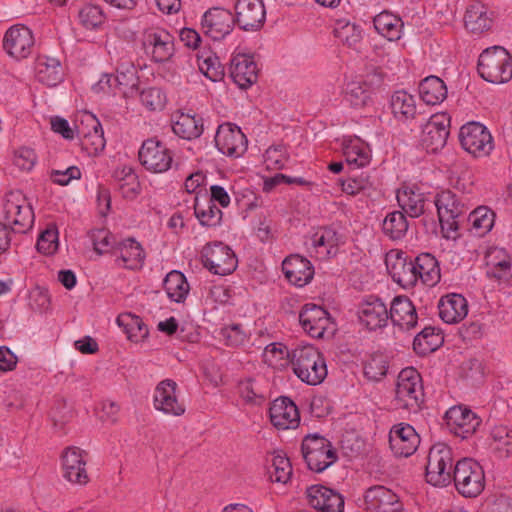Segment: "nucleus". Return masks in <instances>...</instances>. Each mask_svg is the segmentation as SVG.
<instances>
[{
  "label": "nucleus",
  "instance_id": "nucleus-48",
  "mask_svg": "<svg viewBox=\"0 0 512 512\" xmlns=\"http://www.w3.org/2000/svg\"><path fill=\"white\" fill-rule=\"evenodd\" d=\"M268 461L271 481L286 484L292 476V465L286 454L282 451H273Z\"/></svg>",
  "mask_w": 512,
  "mask_h": 512
},
{
  "label": "nucleus",
  "instance_id": "nucleus-29",
  "mask_svg": "<svg viewBox=\"0 0 512 512\" xmlns=\"http://www.w3.org/2000/svg\"><path fill=\"white\" fill-rule=\"evenodd\" d=\"M258 67L253 57L237 54L231 60L230 74L240 88H247L257 80Z\"/></svg>",
  "mask_w": 512,
  "mask_h": 512
},
{
  "label": "nucleus",
  "instance_id": "nucleus-4",
  "mask_svg": "<svg viewBox=\"0 0 512 512\" xmlns=\"http://www.w3.org/2000/svg\"><path fill=\"white\" fill-rule=\"evenodd\" d=\"M478 72L488 82H508L512 78V59L508 51L500 46L484 50L479 56Z\"/></svg>",
  "mask_w": 512,
  "mask_h": 512
},
{
  "label": "nucleus",
  "instance_id": "nucleus-41",
  "mask_svg": "<svg viewBox=\"0 0 512 512\" xmlns=\"http://www.w3.org/2000/svg\"><path fill=\"white\" fill-rule=\"evenodd\" d=\"M163 288L169 300L175 303L184 302L190 291V285L185 275L177 270L166 275Z\"/></svg>",
  "mask_w": 512,
  "mask_h": 512
},
{
  "label": "nucleus",
  "instance_id": "nucleus-22",
  "mask_svg": "<svg viewBox=\"0 0 512 512\" xmlns=\"http://www.w3.org/2000/svg\"><path fill=\"white\" fill-rule=\"evenodd\" d=\"M235 23L229 10L218 7L206 11L201 21L203 32L213 40L223 39L232 31Z\"/></svg>",
  "mask_w": 512,
  "mask_h": 512
},
{
  "label": "nucleus",
  "instance_id": "nucleus-44",
  "mask_svg": "<svg viewBox=\"0 0 512 512\" xmlns=\"http://www.w3.org/2000/svg\"><path fill=\"white\" fill-rule=\"evenodd\" d=\"M114 178L117 180L124 198L133 200L140 194L141 184L132 167L123 165L117 168L114 172Z\"/></svg>",
  "mask_w": 512,
  "mask_h": 512
},
{
  "label": "nucleus",
  "instance_id": "nucleus-26",
  "mask_svg": "<svg viewBox=\"0 0 512 512\" xmlns=\"http://www.w3.org/2000/svg\"><path fill=\"white\" fill-rule=\"evenodd\" d=\"M368 509L375 512H401L402 505L398 496L389 488L378 485L368 488L364 493Z\"/></svg>",
  "mask_w": 512,
  "mask_h": 512
},
{
  "label": "nucleus",
  "instance_id": "nucleus-10",
  "mask_svg": "<svg viewBox=\"0 0 512 512\" xmlns=\"http://www.w3.org/2000/svg\"><path fill=\"white\" fill-rule=\"evenodd\" d=\"M204 266L213 274L225 276L237 268L234 251L222 242L207 244L202 250Z\"/></svg>",
  "mask_w": 512,
  "mask_h": 512
},
{
  "label": "nucleus",
  "instance_id": "nucleus-20",
  "mask_svg": "<svg viewBox=\"0 0 512 512\" xmlns=\"http://www.w3.org/2000/svg\"><path fill=\"white\" fill-rule=\"evenodd\" d=\"M269 419L277 430H292L300 424V413L290 398L278 397L270 404Z\"/></svg>",
  "mask_w": 512,
  "mask_h": 512
},
{
  "label": "nucleus",
  "instance_id": "nucleus-8",
  "mask_svg": "<svg viewBox=\"0 0 512 512\" xmlns=\"http://www.w3.org/2000/svg\"><path fill=\"white\" fill-rule=\"evenodd\" d=\"M87 452L77 446H69L60 454L62 477L72 485L85 486L90 478L87 470Z\"/></svg>",
  "mask_w": 512,
  "mask_h": 512
},
{
  "label": "nucleus",
  "instance_id": "nucleus-50",
  "mask_svg": "<svg viewBox=\"0 0 512 512\" xmlns=\"http://www.w3.org/2000/svg\"><path fill=\"white\" fill-rule=\"evenodd\" d=\"M443 343L442 335L433 327L424 328L417 334L413 341V348L416 353L426 355L437 350Z\"/></svg>",
  "mask_w": 512,
  "mask_h": 512
},
{
  "label": "nucleus",
  "instance_id": "nucleus-1",
  "mask_svg": "<svg viewBox=\"0 0 512 512\" xmlns=\"http://www.w3.org/2000/svg\"><path fill=\"white\" fill-rule=\"evenodd\" d=\"M292 370L303 383L316 386L328 374L326 360L321 351L312 344H299L292 349Z\"/></svg>",
  "mask_w": 512,
  "mask_h": 512
},
{
  "label": "nucleus",
  "instance_id": "nucleus-45",
  "mask_svg": "<svg viewBox=\"0 0 512 512\" xmlns=\"http://www.w3.org/2000/svg\"><path fill=\"white\" fill-rule=\"evenodd\" d=\"M373 23L376 31L389 41L400 39L403 22L397 15L384 11L374 17Z\"/></svg>",
  "mask_w": 512,
  "mask_h": 512
},
{
  "label": "nucleus",
  "instance_id": "nucleus-17",
  "mask_svg": "<svg viewBox=\"0 0 512 512\" xmlns=\"http://www.w3.org/2000/svg\"><path fill=\"white\" fill-rule=\"evenodd\" d=\"M303 330L314 338H321L327 331L334 329L330 314L322 307L313 303L303 306L299 314Z\"/></svg>",
  "mask_w": 512,
  "mask_h": 512
},
{
  "label": "nucleus",
  "instance_id": "nucleus-18",
  "mask_svg": "<svg viewBox=\"0 0 512 512\" xmlns=\"http://www.w3.org/2000/svg\"><path fill=\"white\" fill-rule=\"evenodd\" d=\"M420 444V437L413 426L398 423L389 431V448L396 457H409L414 454Z\"/></svg>",
  "mask_w": 512,
  "mask_h": 512
},
{
  "label": "nucleus",
  "instance_id": "nucleus-27",
  "mask_svg": "<svg viewBox=\"0 0 512 512\" xmlns=\"http://www.w3.org/2000/svg\"><path fill=\"white\" fill-rule=\"evenodd\" d=\"M440 318L447 324H456L464 320L469 312L466 298L458 293L442 296L438 302Z\"/></svg>",
  "mask_w": 512,
  "mask_h": 512
},
{
  "label": "nucleus",
  "instance_id": "nucleus-15",
  "mask_svg": "<svg viewBox=\"0 0 512 512\" xmlns=\"http://www.w3.org/2000/svg\"><path fill=\"white\" fill-rule=\"evenodd\" d=\"M142 46L145 53L155 62L167 61L174 53L172 35L159 27H151L143 32Z\"/></svg>",
  "mask_w": 512,
  "mask_h": 512
},
{
  "label": "nucleus",
  "instance_id": "nucleus-30",
  "mask_svg": "<svg viewBox=\"0 0 512 512\" xmlns=\"http://www.w3.org/2000/svg\"><path fill=\"white\" fill-rule=\"evenodd\" d=\"M117 325L122 328L128 341L135 345H143L149 338V328L141 317L126 312L116 318Z\"/></svg>",
  "mask_w": 512,
  "mask_h": 512
},
{
  "label": "nucleus",
  "instance_id": "nucleus-3",
  "mask_svg": "<svg viewBox=\"0 0 512 512\" xmlns=\"http://www.w3.org/2000/svg\"><path fill=\"white\" fill-rule=\"evenodd\" d=\"M424 400L420 373L414 367L402 369L396 379L394 403L398 409L416 412Z\"/></svg>",
  "mask_w": 512,
  "mask_h": 512
},
{
  "label": "nucleus",
  "instance_id": "nucleus-36",
  "mask_svg": "<svg viewBox=\"0 0 512 512\" xmlns=\"http://www.w3.org/2000/svg\"><path fill=\"white\" fill-rule=\"evenodd\" d=\"M489 447L499 458L512 456V427L504 424L493 426L489 432Z\"/></svg>",
  "mask_w": 512,
  "mask_h": 512
},
{
  "label": "nucleus",
  "instance_id": "nucleus-9",
  "mask_svg": "<svg viewBox=\"0 0 512 512\" xmlns=\"http://www.w3.org/2000/svg\"><path fill=\"white\" fill-rule=\"evenodd\" d=\"M444 421L450 433L463 440L472 437L482 423V419L465 405L450 407L444 415Z\"/></svg>",
  "mask_w": 512,
  "mask_h": 512
},
{
  "label": "nucleus",
  "instance_id": "nucleus-42",
  "mask_svg": "<svg viewBox=\"0 0 512 512\" xmlns=\"http://www.w3.org/2000/svg\"><path fill=\"white\" fill-rule=\"evenodd\" d=\"M419 95L426 104H439L447 97L446 84L437 76H428L419 84Z\"/></svg>",
  "mask_w": 512,
  "mask_h": 512
},
{
  "label": "nucleus",
  "instance_id": "nucleus-35",
  "mask_svg": "<svg viewBox=\"0 0 512 512\" xmlns=\"http://www.w3.org/2000/svg\"><path fill=\"white\" fill-rule=\"evenodd\" d=\"M35 75L39 82L47 86H56L63 80L64 72L58 59L39 56L35 64Z\"/></svg>",
  "mask_w": 512,
  "mask_h": 512
},
{
  "label": "nucleus",
  "instance_id": "nucleus-11",
  "mask_svg": "<svg viewBox=\"0 0 512 512\" xmlns=\"http://www.w3.org/2000/svg\"><path fill=\"white\" fill-rule=\"evenodd\" d=\"M435 205L443 236L454 239L458 230L457 218L463 213L460 201L454 193L447 190L437 194Z\"/></svg>",
  "mask_w": 512,
  "mask_h": 512
},
{
  "label": "nucleus",
  "instance_id": "nucleus-43",
  "mask_svg": "<svg viewBox=\"0 0 512 512\" xmlns=\"http://www.w3.org/2000/svg\"><path fill=\"white\" fill-rule=\"evenodd\" d=\"M262 359L269 367L282 370L289 365L292 366V349L281 342H273L268 344L262 353Z\"/></svg>",
  "mask_w": 512,
  "mask_h": 512
},
{
  "label": "nucleus",
  "instance_id": "nucleus-52",
  "mask_svg": "<svg viewBox=\"0 0 512 512\" xmlns=\"http://www.w3.org/2000/svg\"><path fill=\"white\" fill-rule=\"evenodd\" d=\"M59 246V229L55 223H49L38 235L37 251L45 256H52L58 251Z\"/></svg>",
  "mask_w": 512,
  "mask_h": 512
},
{
  "label": "nucleus",
  "instance_id": "nucleus-19",
  "mask_svg": "<svg viewBox=\"0 0 512 512\" xmlns=\"http://www.w3.org/2000/svg\"><path fill=\"white\" fill-rule=\"evenodd\" d=\"M34 46L31 30L24 25L10 27L3 38V48L6 53L17 60L27 58Z\"/></svg>",
  "mask_w": 512,
  "mask_h": 512
},
{
  "label": "nucleus",
  "instance_id": "nucleus-16",
  "mask_svg": "<svg viewBox=\"0 0 512 512\" xmlns=\"http://www.w3.org/2000/svg\"><path fill=\"white\" fill-rule=\"evenodd\" d=\"M305 495L308 505L318 512L345 511V498L336 489L314 484L307 487Z\"/></svg>",
  "mask_w": 512,
  "mask_h": 512
},
{
  "label": "nucleus",
  "instance_id": "nucleus-33",
  "mask_svg": "<svg viewBox=\"0 0 512 512\" xmlns=\"http://www.w3.org/2000/svg\"><path fill=\"white\" fill-rule=\"evenodd\" d=\"M388 314L391 321L402 329H411L417 324L416 309L406 296L395 297Z\"/></svg>",
  "mask_w": 512,
  "mask_h": 512
},
{
  "label": "nucleus",
  "instance_id": "nucleus-32",
  "mask_svg": "<svg viewBox=\"0 0 512 512\" xmlns=\"http://www.w3.org/2000/svg\"><path fill=\"white\" fill-rule=\"evenodd\" d=\"M343 154L349 165L354 168L367 166L371 161V149L359 137L348 136L341 141Z\"/></svg>",
  "mask_w": 512,
  "mask_h": 512
},
{
  "label": "nucleus",
  "instance_id": "nucleus-47",
  "mask_svg": "<svg viewBox=\"0 0 512 512\" xmlns=\"http://www.w3.org/2000/svg\"><path fill=\"white\" fill-rule=\"evenodd\" d=\"M116 87L118 93L123 97H134L138 94V76L136 67L133 64H121L117 70Z\"/></svg>",
  "mask_w": 512,
  "mask_h": 512
},
{
  "label": "nucleus",
  "instance_id": "nucleus-59",
  "mask_svg": "<svg viewBox=\"0 0 512 512\" xmlns=\"http://www.w3.org/2000/svg\"><path fill=\"white\" fill-rule=\"evenodd\" d=\"M229 300L227 289L223 285H211L202 294V302L209 310L217 309Z\"/></svg>",
  "mask_w": 512,
  "mask_h": 512
},
{
  "label": "nucleus",
  "instance_id": "nucleus-28",
  "mask_svg": "<svg viewBox=\"0 0 512 512\" xmlns=\"http://www.w3.org/2000/svg\"><path fill=\"white\" fill-rule=\"evenodd\" d=\"M218 150L230 157H241L247 150L248 139L243 130H216Z\"/></svg>",
  "mask_w": 512,
  "mask_h": 512
},
{
  "label": "nucleus",
  "instance_id": "nucleus-31",
  "mask_svg": "<svg viewBox=\"0 0 512 512\" xmlns=\"http://www.w3.org/2000/svg\"><path fill=\"white\" fill-rule=\"evenodd\" d=\"M414 271L416 274V285L421 282L423 285L433 287L441 279L439 262L430 253H421L414 260Z\"/></svg>",
  "mask_w": 512,
  "mask_h": 512
},
{
  "label": "nucleus",
  "instance_id": "nucleus-58",
  "mask_svg": "<svg viewBox=\"0 0 512 512\" xmlns=\"http://www.w3.org/2000/svg\"><path fill=\"white\" fill-rule=\"evenodd\" d=\"M37 159L34 149L21 146L13 151L12 164L21 172H30L35 167Z\"/></svg>",
  "mask_w": 512,
  "mask_h": 512
},
{
  "label": "nucleus",
  "instance_id": "nucleus-61",
  "mask_svg": "<svg viewBox=\"0 0 512 512\" xmlns=\"http://www.w3.org/2000/svg\"><path fill=\"white\" fill-rule=\"evenodd\" d=\"M82 148L89 155H97L101 153L106 145L104 138V130H88L80 138Z\"/></svg>",
  "mask_w": 512,
  "mask_h": 512
},
{
  "label": "nucleus",
  "instance_id": "nucleus-57",
  "mask_svg": "<svg viewBox=\"0 0 512 512\" xmlns=\"http://www.w3.org/2000/svg\"><path fill=\"white\" fill-rule=\"evenodd\" d=\"M288 152L283 145L270 146L263 155V163L267 170H281L288 161Z\"/></svg>",
  "mask_w": 512,
  "mask_h": 512
},
{
  "label": "nucleus",
  "instance_id": "nucleus-12",
  "mask_svg": "<svg viewBox=\"0 0 512 512\" xmlns=\"http://www.w3.org/2000/svg\"><path fill=\"white\" fill-rule=\"evenodd\" d=\"M141 165L149 172L160 174L167 172L173 163L170 150L156 139L142 143L138 153Z\"/></svg>",
  "mask_w": 512,
  "mask_h": 512
},
{
  "label": "nucleus",
  "instance_id": "nucleus-39",
  "mask_svg": "<svg viewBox=\"0 0 512 512\" xmlns=\"http://www.w3.org/2000/svg\"><path fill=\"white\" fill-rule=\"evenodd\" d=\"M464 23L467 30L472 33H480L491 27L492 20L485 5L474 1L466 9Z\"/></svg>",
  "mask_w": 512,
  "mask_h": 512
},
{
  "label": "nucleus",
  "instance_id": "nucleus-6",
  "mask_svg": "<svg viewBox=\"0 0 512 512\" xmlns=\"http://www.w3.org/2000/svg\"><path fill=\"white\" fill-rule=\"evenodd\" d=\"M454 482L461 495L476 497L485 487L484 470L474 459L464 458L455 465Z\"/></svg>",
  "mask_w": 512,
  "mask_h": 512
},
{
  "label": "nucleus",
  "instance_id": "nucleus-2",
  "mask_svg": "<svg viewBox=\"0 0 512 512\" xmlns=\"http://www.w3.org/2000/svg\"><path fill=\"white\" fill-rule=\"evenodd\" d=\"M2 223L16 233H25L34 224L35 215L32 204L21 190L7 192L1 205Z\"/></svg>",
  "mask_w": 512,
  "mask_h": 512
},
{
  "label": "nucleus",
  "instance_id": "nucleus-21",
  "mask_svg": "<svg viewBox=\"0 0 512 512\" xmlns=\"http://www.w3.org/2000/svg\"><path fill=\"white\" fill-rule=\"evenodd\" d=\"M235 22L245 31H255L262 27L266 10L262 0H237L235 3Z\"/></svg>",
  "mask_w": 512,
  "mask_h": 512
},
{
  "label": "nucleus",
  "instance_id": "nucleus-5",
  "mask_svg": "<svg viewBox=\"0 0 512 512\" xmlns=\"http://www.w3.org/2000/svg\"><path fill=\"white\" fill-rule=\"evenodd\" d=\"M301 450L307 467L317 473L323 472L337 460V453L331 442L318 434L304 437Z\"/></svg>",
  "mask_w": 512,
  "mask_h": 512
},
{
  "label": "nucleus",
  "instance_id": "nucleus-63",
  "mask_svg": "<svg viewBox=\"0 0 512 512\" xmlns=\"http://www.w3.org/2000/svg\"><path fill=\"white\" fill-rule=\"evenodd\" d=\"M198 66L205 77L213 82L221 81L225 75L224 67L215 55L200 58Z\"/></svg>",
  "mask_w": 512,
  "mask_h": 512
},
{
  "label": "nucleus",
  "instance_id": "nucleus-40",
  "mask_svg": "<svg viewBox=\"0 0 512 512\" xmlns=\"http://www.w3.org/2000/svg\"><path fill=\"white\" fill-rule=\"evenodd\" d=\"M311 243L316 253L322 258H326L336 255L340 238L335 230L320 228L313 234Z\"/></svg>",
  "mask_w": 512,
  "mask_h": 512
},
{
  "label": "nucleus",
  "instance_id": "nucleus-53",
  "mask_svg": "<svg viewBox=\"0 0 512 512\" xmlns=\"http://www.w3.org/2000/svg\"><path fill=\"white\" fill-rule=\"evenodd\" d=\"M383 233L392 240L403 238L408 231V221L400 211L388 213L382 222Z\"/></svg>",
  "mask_w": 512,
  "mask_h": 512
},
{
  "label": "nucleus",
  "instance_id": "nucleus-25",
  "mask_svg": "<svg viewBox=\"0 0 512 512\" xmlns=\"http://www.w3.org/2000/svg\"><path fill=\"white\" fill-rule=\"evenodd\" d=\"M282 271L288 282L296 287H304L314 276V267L311 262L297 254L285 258Z\"/></svg>",
  "mask_w": 512,
  "mask_h": 512
},
{
  "label": "nucleus",
  "instance_id": "nucleus-23",
  "mask_svg": "<svg viewBox=\"0 0 512 512\" xmlns=\"http://www.w3.org/2000/svg\"><path fill=\"white\" fill-rule=\"evenodd\" d=\"M358 318L367 329H380L385 327L388 322V309L381 299L367 296L358 306Z\"/></svg>",
  "mask_w": 512,
  "mask_h": 512
},
{
  "label": "nucleus",
  "instance_id": "nucleus-13",
  "mask_svg": "<svg viewBox=\"0 0 512 512\" xmlns=\"http://www.w3.org/2000/svg\"><path fill=\"white\" fill-rule=\"evenodd\" d=\"M385 265L392 280L403 289H411L416 286V274L414 261L408 259L405 252L399 249H391L386 253Z\"/></svg>",
  "mask_w": 512,
  "mask_h": 512
},
{
  "label": "nucleus",
  "instance_id": "nucleus-37",
  "mask_svg": "<svg viewBox=\"0 0 512 512\" xmlns=\"http://www.w3.org/2000/svg\"><path fill=\"white\" fill-rule=\"evenodd\" d=\"M487 275L496 279H503L511 272V259L507 252L498 247H491L485 255Z\"/></svg>",
  "mask_w": 512,
  "mask_h": 512
},
{
  "label": "nucleus",
  "instance_id": "nucleus-34",
  "mask_svg": "<svg viewBox=\"0 0 512 512\" xmlns=\"http://www.w3.org/2000/svg\"><path fill=\"white\" fill-rule=\"evenodd\" d=\"M399 206L411 217H419L425 208V196L416 185H404L397 191Z\"/></svg>",
  "mask_w": 512,
  "mask_h": 512
},
{
  "label": "nucleus",
  "instance_id": "nucleus-56",
  "mask_svg": "<svg viewBox=\"0 0 512 512\" xmlns=\"http://www.w3.org/2000/svg\"><path fill=\"white\" fill-rule=\"evenodd\" d=\"M339 184L342 192L349 196L364 194L372 188L370 176L364 173L347 179H341Z\"/></svg>",
  "mask_w": 512,
  "mask_h": 512
},
{
  "label": "nucleus",
  "instance_id": "nucleus-49",
  "mask_svg": "<svg viewBox=\"0 0 512 512\" xmlns=\"http://www.w3.org/2000/svg\"><path fill=\"white\" fill-rule=\"evenodd\" d=\"M194 213L200 224L207 227H215L220 224L222 211L209 198H195Z\"/></svg>",
  "mask_w": 512,
  "mask_h": 512
},
{
  "label": "nucleus",
  "instance_id": "nucleus-14",
  "mask_svg": "<svg viewBox=\"0 0 512 512\" xmlns=\"http://www.w3.org/2000/svg\"><path fill=\"white\" fill-rule=\"evenodd\" d=\"M154 408L168 416L180 417L184 415L186 406L179 399L177 383L165 379L157 384L153 394Z\"/></svg>",
  "mask_w": 512,
  "mask_h": 512
},
{
  "label": "nucleus",
  "instance_id": "nucleus-7",
  "mask_svg": "<svg viewBox=\"0 0 512 512\" xmlns=\"http://www.w3.org/2000/svg\"><path fill=\"white\" fill-rule=\"evenodd\" d=\"M453 457L451 448L444 443L434 444L428 454L426 480L436 487H443L451 482Z\"/></svg>",
  "mask_w": 512,
  "mask_h": 512
},
{
  "label": "nucleus",
  "instance_id": "nucleus-62",
  "mask_svg": "<svg viewBox=\"0 0 512 512\" xmlns=\"http://www.w3.org/2000/svg\"><path fill=\"white\" fill-rule=\"evenodd\" d=\"M80 24L86 29H97L104 22V14L99 6L85 5L78 14Z\"/></svg>",
  "mask_w": 512,
  "mask_h": 512
},
{
  "label": "nucleus",
  "instance_id": "nucleus-60",
  "mask_svg": "<svg viewBox=\"0 0 512 512\" xmlns=\"http://www.w3.org/2000/svg\"><path fill=\"white\" fill-rule=\"evenodd\" d=\"M448 136L449 130H423L421 145L428 152L436 153L445 146Z\"/></svg>",
  "mask_w": 512,
  "mask_h": 512
},
{
  "label": "nucleus",
  "instance_id": "nucleus-51",
  "mask_svg": "<svg viewBox=\"0 0 512 512\" xmlns=\"http://www.w3.org/2000/svg\"><path fill=\"white\" fill-rule=\"evenodd\" d=\"M391 109L401 121L413 118L416 113L415 99L406 91H396L391 97Z\"/></svg>",
  "mask_w": 512,
  "mask_h": 512
},
{
  "label": "nucleus",
  "instance_id": "nucleus-46",
  "mask_svg": "<svg viewBox=\"0 0 512 512\" xmlns=\"http://www.w3.org/2000/svg\"><path fill=\"white\" fill-rule=\"evenodd\" d=\"M333 34L340 43L354 50L359 48L363 38L361 28L346 19L335 22Z\"/></svg>",
  "mask_w": 512,
  "mask_h": 512
},
{
  "label": "nucleus",
  "instance_id": "nucleus-38",
  "mask_svg": "<svg viewBox=\"0 0 512 512\" xmlns=\"http://www.w3.org/2000/svg\"><path fill=\"white\" fill-rule=\"evenodd\" d=\"M120 265L128 269H139L143 266L145 253L141 244L135 239H124L118 246Z\"/></svg>",
  "mask_w": 512,
  "mask_h": 512
},
{
  "label": "nucleus",
  "instance_id": "nucleus-54",
  "mask_svg": "<svg viewBox=\"0 0 512 512\" xmlns=\"http://www.w3.org/2000/svg\"><path fill=\"white\" fill-rule=\"evenodd\" d=\"M495 214L486 206H479L469 215V222L474 233L478 236H484L494 226Z\"/></svg>",
  "mask_w": 512,
  "mask_h": 512
},
{
  "label": "nucleus",
  "instance_id": "nucleus-64",
  "mask_svg": "<svg viewBox=\"0 0 512 512\" xmlns=\"http://www.w3.org/2000/svg\"><path fill=\"white\" fill-rule=\"evenodd\" d=\"M388 370V364L383 355H373L365 363L364 373L366 377L373 381L383 378Z\"/></svg>",
  "mask_w": 512,
  "mask_h": 512
},
{
  "label": "nucleus",
  "instance_id": "nucleus-24",
  "mask_svg": "<svg viewBox=\"0 0 512 512\" xmlns=\"http://www.w3.org/2000/svg\"><path fill=\"white\" fill-rule=\"evenodd\" d=\"M462 148L475 158L488 156L494 149V139L489 130H460Z\"/></svg>",
  "mask_w": 512,
  "mask_h": 512
},
{
  "label": "nucleus",
  "instance_id": "nucleus-55",
  "mask_svg": "<svg viewBox=\"0 0 512 512\" xmlns=\"http://www.w3.org/2000/svg\"><path fill=\"white\" fill-rule=\"evenodd\" d=\"M345 98L353 107L360 108L368 105L371 93L365 84L352 81L346 85Z\"/></svg>",
  "mask_w": 512,
  "mask_h": 512
}]
</instances>
